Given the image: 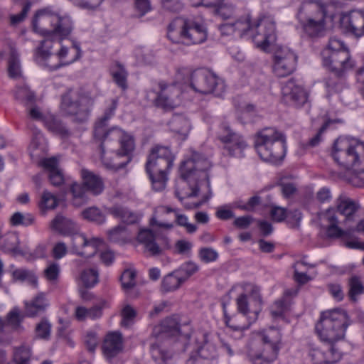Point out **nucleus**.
Returning a JSON list of instances; mask_svg holds the SVG:
<instances>
[{"label":"nucleus","instance_id":"nucleus-7","mask_svg":"<svg viewBox=\"0 0 364 364\" xmlns=\"http://www.w3.org/2000/svg\"><path fill=\"white\" fill-rule=\"evenodd\" d=\"M259 343L248 347L247 355L252 364H272L277 358L281 343V333L269 328L258 333Z\"/></svg>","mask_w":364,"mask_h":364},{"label":"nucleus","instance_id":"nucleus-36","mask_svg":"<svg viewBox=\"0 0 364 364\" xmlns=\"http://www.w3.org/2000/svg\"><path fill=\"white\" fill-rule=\"evenodd\" d=\"M156 212L158 213H175L176 221L180 226L185 227L186 231L189 233H193L197 230V226L188 222V218L185 215L179 214L176 210L172 209L168 206H159L156 208Z\"/></svg>","mask_w":364,"mask_h":364},{"label":"nucleus","instance_id":"nucleus-27","mask_svg":"<svg viewBox=\"0 0 364 364\" xmlns=\"http://www.w3.org/2000/svg\"><path fill=\"white\" fill-rule=\"evenodd\" d=\"M81 176L82 184L87 191L93 195H99L103 191L104 184L100 176L87 169H82Z\"/></svg>","mask_w":364,"mask_h":364},{"label":"nucleus","instance_id":"nucleus-50","mask_svg":"<svg viewBox=\"0 0 364 364\" xmlns=\"http://www.w3.org/2000/svg\"><path fill=\"white\" fill-rule=\"evenodd\" d=\"M349 296L351 300L355 301L356 296L363 292L364 287L359 277L356 276L352 277L349 280Z\"/></svg>","mask_w":364,"mask_h":364},{"label":"nucleus","instance_id":"nucleus-37","mask_svg":"<svg viewBox=\"0 0 364 364\" xmlns=\"http://www.w3.org/2000/svg\"><path fill=\"white\" fill-rule=\"evenodd\" d=\"M8 73L9 76L13 79H17L21 75L18 54L14 48H11L10 50V55L8 62Z\"/></svg>","mask_w":364,"mask_h":364},{"label":"nucleus","instance_id":"nucleus-8","mask_svg":"<svg viewBox=\"0 0 364 364\" xmlns=\"http://www.w3.org/2000/svg\"><path fill=\"white\" fill-rule=\"evenodd\" d=\"M173 158L167 146H156L151 149L146 169L155 191H161L165 188L168 180L167 173L173 165Z\"/></svg>","mask_w":364,"mask_h":364},{"label":"nucleus","instance_id":"nucleus-14","mask_svg":"<svg viewBox=\"0 0 364 364\" xmlns=\"http://www.w3.org/2000/svg\"><path fill=\"white\" fill-rule=\"evenodd\" d=\"M251 38L255 46L267 50L276 41L275 22L271 17H263L254 22Z\"/></svg>","mask_w":364,"mask_h":364},{"label":"nucleus","instance_id":"nucleus-23","mask_svg":"<svg viewBox=\"0 0 364 364\" xmlns=\"http://www.w3.org/2000/svg\"><path fill=\"white\" fill-rule=\"evenodd\" d=\"M122 336L119 332L107 333L102 346L103 355L107 360L118 355L122 350Z\"/></svg>","mask_w":364,"mask_h":364},{"label":"nucleus","instance_id":"nucleus-48","mask_svg":"<svg viewBox=\"0 0 364 364\" xmlns=\"http://www.w3.org/2000/svg\"><path fill=\"white\" fill-rule=\"evenodd\" d=\"M34 218L31 214H23L20 212L14 213L11 218L10 223L14 226L25 225L28 226L33 223Z\"/></svg>","mask_w":364,"mask_h":364},{"label":"nucleus","instance_id":"nucleus-38","mask_svg":"<svg viewBox=\"0 0 364 364\" xmlns=\"http://www.w3.org/2000/svg\"><path fill=\"white\" fill-rule=\"evenodd\" d=\"M16 100H18L25 106L33 105L36 104V96L34 93L27 87H18L14 92Z\"/></svg>","mask_w":364,"mask_h":364},{"label":"nucleus","instance_id":"nucleus-20","mask_svg":"<svg viewBox=\"0 0 364 364\" xmlns=\"http://www.w3.org/2000/svg\"><path fill=\"white\" fill-rule=\"evenodd\" d=\"M341 26L348 33L355 37L364 36V12L361 11H351L343 14L340 18Z\"/></svg>","mask_w":364,"mask_h":364},{"label":"nucleus","instance_id":"nucleus-18","mask_svg":"<svg viewBox=\"0 0 364 364\" xmlns=\"http://www.w3.org/2000/svg\"><path fill=\"white\" fill-rule=\"evenodd\" d=\"M81 55V50L78 45L75 43H73L70 48L62 46L60 50L58 52L57 55L60 63H53L50 61L52 58L51 53L50 56L46 60H38L36 54V59L37 62L44 66L49 68L50 70L58 69L61 65H69L80 58Z\"/></svg>","mask_w":364,"mask_h":364},{"label":"nucleus","instance_id":"nucleus-13","mask_svg":"<svg viewBox=\"0 0 364 364\" xmlns=\"http://www.w3.org/2000/svg\"><path fill=\"white\" fill-rule=\"evenodd\" d=\"M178 28L181 41L186 44H198L204 42L207 31L203 25L193 19L178 18L168 26V37L173 39V33Z\"/></svg>","mask_w":364,"mask_h":364},{"label":"nucleus","instance_id":"nucleus-39","mask_svg":"<svg viewBox=\"0 0 364 364\" xmlns=\"http://www.w3.org/2000/svg\"><path fill=\"white\" fill-rule=\"evenodd\" d=\"M111 74L112 75L114 81L119 87H120L123 90L127 89V73L125 70L123 65H122L119 63H116L115 65L111 69Z\"/></svg>","mask_w":364,"mask_h":364},{"label":"nucleus","instance_id":"nucleus-61","mask_svg":"<svg viewBox=\"0 0 364 364\" xmlns=\"http://www.w3.org/2000/svg\"><path fill=\"white\" fill-rule=\"evenodd\" d=\"M244 294L250 295L255 301H260L259 289L255 284L245 283L242 284Z\"/></svg>","mask_w":364,"mask_h":364},{"label":"nucleus","instance_id":"nucleus-52","mask_svg":"<svg viewBox=\"0 0 364 364\" xmlns=\"http://www.w3.org/2000/svg\"><path fill=\"white\" fill-rule=\"evenodd\" d=\"M305 266L306 264L304 262H297L293 267L294 269V278L295 281L300 284H304L311 279L310 277L303 272V269Z\"/></svg>","mask_w":364,"mask_h":364},{"label":"nucleus","instance_id":"nucleus-42","mask_svg":"<svg viewBox=\"0 0 364 364\" xmlns=\"http://www.w3.org/2000/svg\"><path fill=\"white\" fill-rule=\"evenodd\" d=\"M58 203L59 199L55 194L48 191H44L41 196L39 205L42 210H53L58 205Z\"/></svg>","mask_w":364,"mask_h":364},{"label":"nucleus","instance_id":"nucleus-29","mask_svg":"<svg viewBox=\"0 0 364 364\" xmlns=\"http://www.w3.org/2000/svg\"><path fill=\"white\" fill-rule=\"evenodd\" d=\"M168 125L170 129L179 134L182 140H184L187 137L191 129L189 120L186 117L181 114L173 115Z\"/></svg>","mask_w":364,"mask_h":364},{"label":"nucleus","instance_id":"nucleus-45","mask_svg":"<svg viewBox=\"0 0 364 364\" xmlns=\"http://www.w3.org/2000/svg\"><path fill=\"white\" fill-rule=\"evenodd\" d=\"M51 331V324L47 318H42L36 324L35 328L36 337L41 339L48 340L50 338Z\"/></svg>","mask_w":364,"mask_h":364},{"label":"nucleus","instance_id":"nucleus-17","mask_svg":"<svg viewBox=\"0 0 364 364\" xmlns=\"http://www.w3.org/2000/svg\"><path fill=\"white\" fill-rule=\"evenodd\" d=\"M309 356L314 364H334L341 359V354L335 345L323 342L312 347Z\"/></svg>","mask_w":364,"mask_h":364},{"label":"nucleus","instance_id":"nucleus-25","mask_svg":"<svg viewBox=\"0 0 364 364\" xmlns=\"http://www.w3.org/2000/svg\"><path fill=\"white\" fill-rule=\"evenodd\" d=\"M336 210L338 213L344 215L346 220H351L360 206L355 201L345 194H341L336 199Z\"/></svg>","mask_w":364,"mask_h":364},{"label":"nucleus","instance_id":"nucleus-15","mask_svg":"<svg viewBox=\"0 0 364 364\" xmlns=\"http://www.w3.org/2000/svg\"><path fill=\"white\" fill-rule=\"evenodd\" d=\"M322 56L323 65L338 75H342L353 67L348 50L337 52L323 50Z\"/></svg>","mask_w":364,"mask_h":364},{"label":"nucleus","instance_id":"nucleus-44","mask_svg":"<svg viewBox=\"0 0 364 364\" xmlns=\"http://www.w3.org/2000/svg\"><path fill=\"white\" fill-rule=\"evenodd\" d=\"M108 238L114 242H124L127 240L128 235L124 226L118 225L107 232Z\"/></svg>","mask_w":364,"mask_h":364},{"label":"nucleus","instance_id":"nucleus-56","mask_svg":"<svg viewBox=\"0 0 364 364\" xmlns=\"http://www.w3.org/2000/svg\"><path fill=\"white\" fill-rule=\"evenodd\" d=\"M161 6L164 9L170 12H178L183 7L181 0H161Z\"/></svg>","mask_w":364,"mask_h":364},{"label":"nucleus","instance_id":"nucleus-5","mask_svg":"<svg viewBox=\"0 0 364 364\" xmlns=\"http://www.w3.org/2000/svg\"><path fill=\"white\" fill-rule=\"evenodd\" d=\"M350 322L346 311L334 309L321 314L316 329L322 341L336 345L344 338L346 330Z\"/></svg>","mask_w":364,"mask_h":364},{"label":"nucleus","instance_id":"nucleus-41","mask_svg":"<svg viewBox=\"0 0 364 364\" xmlns=\"http://www.w3.org/2000/svg\"><path fill=\"white\" fill-rule=\"evenodd\" d=\"M23 316L18 308H14L6 316V325L10 326L14 331L21 330L23 327L21 323Z\"/></svg>","mask_w":364,"mask_h":364},{"label":"nucleus","instance_id":"nucleus-11","mask_svg":"<svg viewBox=\"0 0 364 364\" xmlns=\"http://www.w3.org/2000/svg\"><path fill=\"white\" fill-rule=\"evenodd\" d=\"M326 4L321 1H305L299 11V18L304 30L311 37H317L325 31Z\"/></svg>","mask_w":364,"mask_h":364},{"label":"nucleus","instance_id":"nucleus-43","mask_svg":"<svg viewBox=\"0 0 364 364\" xmlns=\"http://www.w3.org/2000/svg\"><path fill=\"white\" fill-rule=\"evenodd\" d=\"M235 27V32H238L240 36L246 34H250L253 31L254 23H252L249 16L241 18L232 23Z\"/></svg>","mask_w":364,"mask_h":364},{"label":"nucleus","instance_id":"nucleus-33","mask_svg":"<svg viewBox=\"0 0 364 364\" xmlns=\"http://www.w3.org/2000/svg\"><path fill=\"white\" fill-rule=\"evenodd\" d=\"M25 313L29 317H33L43 312L48 306V302L43 294H38L30 303L26 302Z\"/></svg>","mask_w":364,"mask_h":364},{"label":"nucleus","instance_id":"nucleus-12","mask_svg":"<svg viewBox=\"0 0 364 364\" xmlns=\"http://www.w3.org/2000/svg\"><path fill=\"white\" fill-rule=\"evenodd\" d=\"M189 85L194 92L203 95L213 93L220 96L225 90L224 81L205 68L196 69L190 73Z\"/></svg>","mask_w":364,"mask_h":364},{"label":"nucleus","instance_id":"nucleus-31","mask_svg":"<svg viewBox=\"0 0 364 364\" xmlns=\"http://www.w3.org/2000/svg\"><path fill=\"white\" fill-rule=\"evenodd\" d=\"M202 337V345L196 354L211 363V361L218 357L217 348L208 334H203Z\"/></svg>","mask_w":364,"mask_h":364},{"label":"nucleus","instance_id":"nucleus-62","mask_svg":"<svg viewBox=\"0 0 364 364\" xmlns=\"http://www.w3.org/2000/svg\"><path fill=\"white\" fill-rule=\"evenodd\" d=\"M337 210L336 208H330L321 213V218L326 220L329 225L338 224V220L337 218Z\"/></svg>","mask_w":364,"mask_h":364},{"label":"nucleus","instance_id":"nucleus-9","mask_svg":"<svg viewBox=\"0 0 364 364\" xmlns=\"http://www.w3.org/2000/svg\"><path fill=\"white\" fill-rule=\"evenodd\" d=\"M255 147L261 159L276 162L285 156L286 138L274 128H265L255 136Z\"/></svg>","mask_w":364,"mask_h":364},{"label":"nucleus","instance_id":"nucleus-2","mask_svg":"<svg viewBox=\"0 0 364 364\" xmlns=\"http://www.w3.org/2000/svg\"><path fill=\"white\" fill-rule=\"evenodd\" d=\"M117 101L113 100L111 106L105 110L104 116L96 122L94 136L102 141L100 144V158L104 166L108 169L117 170L124 167L126 163H112L106 156L105 149L112 148L111 141H118L120 148L117 150L119 156H129L134 149V141L133 137L118 127H112L107 129L108 120L114 115L117 108Z\"/></svg>","mask_w":364,"mask_h":364},{"label":"nucleus","instance_id":"nucleus-19","mask_svg":"<svg viewBox=\"0 0 364 364\" xmlns=\"http://www.w3.org/2000/svg\"><path fill=\"white\" fill-rule=\"evenodd\" d=\"M181 92L175 84L160 85V91L155 99V105L164 109H171L181 102Z\"/></svg>","mask_w":364,"mask_h":364},{"label":"nucleus","instance_id":"nucleus-3","mask_svg":"<svg viewBox=\"0 0 364 364\" xmlns=\"http://www.w3.org/2000/svg\"><path fill=\"white\" fill-rule=\"evenodd\" d=\"M333 157L340 165L351 168L354 174L348 183L353 186H364V179L358 174L364 173V143L357 139L338 138L333 144Z\"/></svg>","mask_w":364,"mask_h":364},{"label":"nucleus","instance_id":"nucleus-53","mask_svg":"<svg viewBox=\"0 0 364 364\" xmlns=\"http://www.w3.org/2000/svg\"><path fill=\"white\" fill-rule=\"evenodd\" d=\"M200 259L205 263L215 262L218 258V253L211 247H203L199 250Z\"/></svg>","mask_w":364,"mask_h":364},{"label":"nucleus","instance_id":"nucleus-55","mask_svg":"<svg viewBox=\"0 0 364 364\" xmlns=\"http://www.w3.org/2000/svg\"><path fill=\"white\" fill-rule=\"evenodd\" d=\"M134 9L138 17L144 16L151 10L149 0H134Z\"/></svg>","mask_w":364,"mask_h":364},{"label":"nucleus","instance_id":"nucleus-64","mask_svg":"<svg viewBox=\"0 0 364 364\" xmlns=\"http://www.w3.org/2000/svg\"><path fill=\"white\" fill-rule=\"evenodd\" d=\"M270 215L272 219L275 222H282L287 216V213L285 208L279 206H273L272 208Z\"/></svg>","mask_w":364,"mask_h":364},{"label":"nucleus","instance_id":"nucleus-32","mask_svg":"<svg viewBox=\"0 0 364 364\" xmlns=\"http://www.w3.org/2000/svg\"><path fill=\"white\" fill-rule=\"evenodd\" d=\"M108 213L127 224H133L138 220V217L134 212L119 205H115L109 208Z\"/></svg>","mask_w":364,"mask_h":364},{"label":"nucleus","instance_id":"nucleus-51","mask_svg":"<svg viewBox=\"0 0 364 364\" xmlns=\"http://www.w3.org/2000/svg\"><path fill=\"white\" fill-rule=\"evenodd\" d=\"M80 279L86 287H93L98 282V272L95 269L84 270L81 273Z\"/></svg>","mask_w":364,"mask_h":364},{"label":"nucleus","instance_id":"nucleus-58","mask_svg":"<svg viewBox=\"0 0 364 364\" xmlns=\"http://www.w3.org/2000/svg\"><path fill=\"white\" fill-rule=\"evenodd\" d=\"M316 201L318 203H328L332 200L331 191L329 188L323 187L316 193Z\"/></svg>","mask_w":364,"mask_h":364},{"label":"nucleus","instance_id":"nucleus-24","mask_svg":"<svg viewBox=\"0 0 364 364\" xmlns=\"http://www.w3.org/2000/svg\"><path fill=\"white\" fill-rule=\"evenodd\" d=\"M179 324L176 318H166L160 325L154 327L153 336L158 339H164L179 334Z\"/></svg>","mask_w":364,"mask_h":364},{"label":"nucleus","instance_id":"nucleus-46","mask_svg":"<svg viewBox=\"0 0 364 364\" xmlns=\"http://www.w3.org/2000/svg\"><path fill=\"white\" fill-rule=\"evenodd\" d=\"M199 267L193 262L189 261L183 263L181 267L176 269V273L180 274L183 279L184 282L193 274L197 272Z\"/></svg>","mask_w":364,"mask_h":364},{"label":"nucleus","instance_id":"nucleus-54","mask_svg":"<svg viewBox=\"0 0 364 364\" xmlns=\"http://www.w3.org/2000/svg\"><path fill=\"white\" fill-rule=\"evenodd\" d=\"M43 273L48 282H55L60 274V266L57 263H51L44 269Z\"/></svg>","mask_w":364,"mask_h":364},{"label":"nucleus","instance_id":"nucleus-26","mask_svg":"<svg viewBox=\"0 0 364 364\" xmlns=\"http://www.w3.org/2000/svg\"><path fill=\"white\" fill-rule=\"evenodd\" d=\"M137 240L144 245L145 252L150 256H158L161 254L162 249L155 242V235L151 230H141L138 234Z\"/></svg>","mask_w":364,"mask_h":364},{"label":"nucleus","instance_id":"nucleus-34","mask_svg":"<svg viewBox=\"0 0 364 364\" xmlns=\"http://www.w3.org/2000/svg\"><path fill=\"white\" fill-rule=\"evenodd\" d=\"M184 282V279L176 270L166 275L161 284V290L164 293L171 292L177 290Z\"/></svg>","mask_w":364,"mask_h":364},{"label":"nucleus","instance_id":"nucleus-63","mask_svg":"<svg viewBox=\"0 0 364 364\" xmlns=\"http://www.w3.org/2000/svg\"><path fill=\"white\" fill-rule=\"evenodd\" d=\"M328 238H339L346 235V232L338 226V224L328 225L326 232Z\"/></svg>","mask_w":364,"mask_h":364},{"label":"nucleus","instance_id":"nucleus-22","mask_svg":"<svg viewBox=\"0 0 364 364\" xmlns=\"http://www.w3.org/2000/svg\"><path fill=\"white\" fill-rule=\"evenodd\" d=\"M223 129L224 133L221 134L219 138L225 144L224 149L228 154L235 157L242 156L247 146L242 137L233 132L228 126H224Z\"/></svg>","mask_w":364,"mask_h":364},{"label":"nucleus","instance_id":"nucleus-10","mask_svg":"<svg viewBox=\"0 0 364 364\" xmlns=\"http://www.w3.org/2000/svg\"><path fill=\"white\" fill-rule=\"evenodd\" d=\"M94 99L87 90L80 88L68 89L61 96L60 108L62 112L82 122L88 118Z\"/></svg>","mask_w":364,"mask_h":364},{"label":"nucleus","instance_id":"nucleus-60","mask_svg":"<svg viewBox=\"0 0 364 364\" xmlns=\"http://www.w3.org/2000/svg\"><path fill=\"white\" fill-rule=\"evenodd\" d=\"M86 188L84 187V185H80L78 183H74L72 184L70 187V191L74 198V203L76 205H78L80 203L77 201L78 199H82L84 198V195L85 193Z\"/></svg>","mask_w":364,"mask_h":364},{"label":"nucleus","instance_id":"nucleus-47","mask_svg":"<svg viewBox=\"0 0 364 364\" xmlns=\"http://www.w3.org/2000/svg\"><path fill=\"white\" fill-rule=\"evenodd\" d=\"M12 275L14 279L19 281H28L33 286L37 285V277L30 271L20 268L13 271Z\"/></svg>","mask_w":364,"mask_h":364},{"label":"nucleus","instance_id":"nucleus-6","mask_svg":"<svg viewBox=\"0 0 364 364\" xmlns=\"http://www.w3.org/2000/svg\"><path fill=\"white\" fill-rule=\"evenodd\" d=\"M210 167L209 161L202 154L193 152L190 159L184 161L180 167L181 176L186 181L191 191L187 197L198 196L199 190L204 186L209 189L210 184L207 171Z\"/></svg>","mask_w":364,"mask_h":364},{"label":"nucleus","instance_id":"nucleus-40","mask_svg":"<svg viewBox=\"0 0 364 364\" xmlns=\"http://www.w3.org/2000/svg\"><path fill=\"white\" fill-rule=\"evenodd\" d=\"M82 215L84 219L97 224H102L105 221V214L96 207H90L84 210L82 212Z\"/></svg>","mask_w":364,"mask_h":364},{"label":"nucleus","instance_id":"nucleus-35","mask_svg":"<svg viewBox=\"0 0 364 364\" xmlns=\"http://www.w3.org/2000/svg\"><path fill=\"white\" fill-rule=\"evenodd\" d=\"M31 347L26 343L13 348V361L15 364H30Z\"/></svg>","mask_w":364,"mask_h":364},{"label":"nucleus","instance_id":"nucleus-16","mask_svg":"<svg viewBox=\"0 0 364 364\" xmlns=\"http://www.w3.org/2000/svg\"><path fill=\"white\" fill-rule=\"evenodd\" d=\"M296 56L287 48H278L274 55L273 70L280 77L290 75L296 68Z\"/></svg>","mask_w":364,"mask_h":364},{"label":"nucleus","instance_id":"nucleus-4","mask_svg":"<svg viewBox=\"0 0 364 364\" xmlns=\"http://www.w3.org/2000/svg\"><path fill=\"white\" fill-rule=\"evenodd\" d=\"M50 228L63 235H73L71 237V251L82 257L94 256L98 248L103 244L99 237L87 238L83 234L75 233L77 224L70 218L58 214L50 223Z\"/></svg>","mask_w":364,"mask_h":364},{"label":"nucleus","instance_id":"nucleus-49","mask_svg":"<svg viewBox=\"0 0 364 364\" xmlns=\"http://www.w3.org/2000/svg\"><path fill=\"white\" fill-rule=\"evenodd\" d=\"M136 273L134 270L126 269L122 273L120 281L122 289L127 291L132 289L136 284L135 282Z\"/></svg>","mask_w":364,"mask_h":364},{"label":"nucleus","instance_id":"nucleus-59","mask_svg":"<svg viewBox=\"0 0 364 364\" xmlns=\"http://www.w3.org/2000/svg\"><path fill=\"white\" fill-rule=\"evenodd\" d=\"M136 311L129 305H127L122 311V321L121 322L122 326H128L130 321L136 316Z\"/></svg>","mask_w":364,"mask_h":364},{"label":"nucleus","instance_id":"nucleus-1","mask_svg":"<svg viewBox=\"0 0 364 364\" xmlns=\"http://www.w3.org/2000/svg\"><path fill=\"white\" fill-rule=\"evenodd\" d=\"M33 31L45 37L36 50L38 60H46L50 56L53 43H60L68 38L74 28L72 17L67 14L53 11L49 8L36 12L32 21Z\"/></svg>","mask_w":364,"mask_h":364},{"label":"nucleus","instance_id":"nucleus-21","mask_svg":"<svg viewBox=\"0 0 364 364\" xmlns=\"http://www.w3.org/2000/svg\"><path fill=\"white\" fill-rule=\"evenodd\" d=\"M283 100L292 106L300 107L306 103L308 93L295 81H287L282 87Z\"/></svg>","mask_w":364,"mask_h":364},{"label":"nucleus","instance_id":"nucleus-30","mask_svg":"<svg viewBox=\"0 0 364 364\" xmlns=\"http://www.w3.org/2000/svg\"><path fill=\"white\" fill-rule=\"evenodd\" d=\"M151 354L157 364H171L172 363L173 353L162 343H152Z\"/></svg>","mask_w":364,"mask_h":364},{"label":"nucleus","instance_id":"nucleus-57","mask_svg":"<svg viewBox=\"0 0 364 364\" xmlns=\"http://www.w3.org/2000/svg\"><path fill=\"white\" fill-rule=\"evenodd\" d=\"M18 236L16 234L11 233L7 235L5 239V245H4V248L6 251H11L14 253L18 252Z\"/></svg>","mask_w":364,"mask_h":364},{"label":"nucleus","instance_id":"nucleus-28","mask_svg":"<svg viewBox=\"0 0 364 364\" xmlns=\"http://www.w3.org/2000/svg\"><path fill=\"white\" fill-rule=\"evenodd\" d=\"M45 127L52 133L62 136H67L70 132L60 118L53 114L47 113L43 117Z\"/></svg>","mask_w":364,"mask_h":364}]
</instances>
